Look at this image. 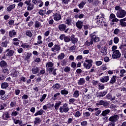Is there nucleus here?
Returning a JSON list of instances; mask_svg holds the SVG:
<instances>
[{
	"mask_svg": "<svg viewBox=\"0 0 126 126\" xmlns=\"http://www.w3.org/2000/svg\"><path fill=\"white\" fill-rule=\"evenodd\" d=\"M104 19L105 15L103 13H100V14L96 16L94 20L95 21V23L98 25V26L102 27L103 26L104 27H107V26H108L107 23L104 22L103 20Z\"/></svg>",
	"mask_w": 126,
	"mask_h": 126,
	"instance_id": "obj_1",
	"label": "nucleus"
},
{
	"mask_svg": "<svg viewBox=\"0 0 126 126\" xmlns=\"http://www.w3.org/2000/svg\"><path fill=\"white\" fill-rule=\"evenodd\" d=\"M115 10L117 11L116 15L118 18H124L126 17V11L122 9L120 5H116L115 7Z\"/></svg>",
	"mask_w": 126,
	"mask_h": 126,
	"instance_id": "obj_2",
	"label": "nucleus"
},
{
	"mask_svg": "<svg viewBox=\"0 0 126 126\" xmlns=\"http://www.w3.org/2000/svg\"><path fill=\"white\" fill-rule=\"evenodd\" d=\"M60 113H68L69 112V107H68V104L67 103H63V106L59 108Z\"/></svg>",
	"mask_w": 126,
	"mask_h": 126,
	"instance_id": "obj_3",
	"label": "nucleus"
},
{
	"mask_svg": "<svg viewBox=\"0 0 126 126\" xmlns=\"http://www.w3.org/2000/svg\"><path fill=\"white\" fill-rule=\"evenodd\" d=\"M92 63H93V60L87 59L85 60V62L83 63V66L86 69H90L92 67Z\"/></svg>",
	"mask_w": 126,
	"mask_h": 126,
	"instance_id": "obj_4",
	"label": "nucleus"
},
{
	"mask_svg": "<svg viewBox=\"0 0 126 126\" xmlns=\"http://www.w3.org/2000/svg\"><path fill=\"white\" fill-rule=\"evenodd\" d=\"M90 37L91 39V41L97 43L100 42V38L96 35V32H94L90 34Z\"/></svg>",
	"mask_w": 126,
	"mask_h": 126,
	"instance_id": "obj_5",
	"label": "nucleus"
},
{
	"mask_svg": "<svg viewBox=\"0 0 126 126\" xmlns=\"http://www.w3.org/2000/svg\"><path fill=\"white\" fill-rule=\"evenodd\" d=\"M58 29L59 31H64V33H68L69 28L66 29V25L64 24H61L58 26Z\"/></svg>",
	"mask_w": 126,
	"mask_h": 126,
	"instance_id": "obj_6",
	"label": "nucleus"
},
{
	"mask_svg": "<svg viewBox=\"0 0 126 126\" xmlns=\"http://www.w3.org/2000/svg\"><path fill=\"white\" fill-rule=\"evenodd\" d=\"M121 56H122V54L120 52V50H116L113 52L112 54V59H118L121 58Z\"/></svg>",
	"mask_w": 126,
	"mask_h": 126,
	"instance_id": "obj_7",
	"label": "nucleus"
},
{
	"mask_svg": "<svg viewBox=\"0 0 126 126\" xmlns=\"http://www.w3.org/2000/svg\"><path fill=\"white\" fill-rule=\"evenodd\" d=\"M109 105V103L105 100H100L96 103V106H103V107H107Z\"/></svg>",
	"mask_w": 126,
	"mask_h": 126,
	"instance_id": "obj_8",
	"label": "nucleus"
},
{
	"mask_svg": "<svg viewBox=\"0 0 126 126\" xmlns=\"http://www.w3.org/2000/svg\"><path fill=\"white\" fill-rule=\"evenodd\" d=\"M3 54H6L7 57H12L14 54V51L7 49L3 52Z\"/></svg>",
	"mask_w": 126,
	"mask_h": 126,
	"instance_id": "obj_9",
	"label": "nucleus"
},
{
	"mask_svg": "<svg viewBox=\"0 0 126 126\" xmlns=\"http://www.w3.org/2000/svg\"><path fill=\"white\" fill-rule=\"evenodd\" d=\"M118 119H119V115L116 114L111 116L108 119V121H109V122L111 123H116L118 121Z\"/></svg>",
	"mask_w": 126,
	"mask_h": 126,
	"instance_id": "obj_10",
	"label": "nucleus"
},
{
	"mask_svg": "<svg viewBox=\"0 0 126 126\" xmlns=\"http://www.w3.org/2000/svg\"><path fill=\"white\" fill-rule=\"evenodd\" d=\"M76 26L79 30H81L83 27V21L78 20L76 23Z\"/></svg>",
	"mask_w": 126,
	"mask_h": 126,
	"instance_id": "obj_11",
	"label": "nucleus"
},
{
	"mask_svg": "<svg viewBox=\"0 0 126 126\" xmlns=\"http://www.w3.org/2000/svg\"><path fill=\"white\" fill-rule=\"evenodd\" d=\"M9 44V39H6L4 41H2L0 44V46L1 48H6L7 47V45Z\"/></svg>",
	"mask_w": 126,
	"mask_h": 126,
	"instance_id": "obj_12",
	"label": "nucleus"
},
{
	"mask_svg": "<svg viewBox=\"0 0 126 126\" xmlns=\"http://www.w3.org/2000/svg\"><path fill=\"white\" fill-rule=\"evenodd\" d=\"M32 71L33 74H37V73H39V71H40V68L38 66H33Z\"/></svg>",
	"mask_w": 126,
	"mask_h": 126,
	"instance_id": "obj_13",
	"label": "nucleus"
},
{
	"mask_svg": "<svg viewBox=\"0 0 126 126\" xmlns=\"http://www.w3.org/2000/svg\"><path fill=\"white\" fill-rule=\"evenodd\" d=\"M52 52H59L61 51V45L59 44H55L54 47L51 48Z\"/></svg>",
	"mask_w": 126,
	"mask_h": 126,
	"instance_id": "obj_14",
	"label": "nucleus"
},
{
	"mask_svg": "<svg viewBox=\"0 0 126 126\" xmlns=\"http://www.w3.org/2000/svg\"><path fill=\"white\" fill-rule=\"evenodd\" d=\"M9 37L10 38H14L15 36H16L17 32H16V31L14 30H11L9 32Z\"/></svg>",
	"mask_w": 126,
	"mask_h": 126,
	"instance_id": "obj_15",
	"label": "nucleus"
},
{
	"mask_svg": "<svg viewBox=\"0 0 126 126\" xmlns=\"http://www.w3.org/2000/svg\"><path fill=\"white\" fill-rule=\"evenodd\" d=\"M8 66L7 63L4 60H2L0 62V67L1 68H6Z\"/></svg>",
	"mask_w": 126,
	"mask_h": 126,
	"instance_id": "obj_16",
	"label": "nucleus"
},
{
	"mask_svg": "<svg viewBox=\"0 0 126 126\" xmlns=\"http://www.w3.org/2000/svg\"><path fill=\"white\" fill-rule=\"evenodd\" d=\"M54 18L53 19L55 21H59L62 19V16L60 13H56L53 14Z\"/></svg>",
	"mask_w": 126,
	"mask_h": 126,
	"instance_id": "obj_17",
	"label": "nucleus"
},
{
	"mask_svg": "<svg viewBox=\"0 0 126 126\" xmlns=\"http://www.w3.org/2000/svg\"><path fill=\"white\" fill-rule=\"evenodd\" d=\"M1 118L2 120H4V121H6L8 119H9L10 116H9V113H8V111L5 112L2 115Z\"/></svg>",
	"mask_w": 126,
	"mask_h": 126,
	"instance_id": "obj_18",
	"label": "nucleus"
},
{
	"mask_svg": "<svg viewBox=\"0 0 126 126\" xmlns=\"http://www.w3.org/2000/svg\"><path fill=\"white\" fill-rule=\"evenodd\" d=\"M110 79V77L109 76H103L100 79V82H102V83H105V82H108V81Z\"/></svg>",
	"mask_w": 126,
	"mask_h": 126,
	"instance_id": "obj_19",
	"label": "nucleus"
},
{
	"mask_svg": "<svg viewBox=\"0 0 126 126\" xmlns=\"http://www.w3.org/2000/svg\"><path fill=\"white\" fill-rule=\"evenodd\" d=\"M85 79L84 78H81L79 80H78V85H84L85 84Z\"/></svg>",
	"mask_w": 126,
	"mask_h": 126,
	"instance_id": "obj_20",
	"label": "nucleus"
},
{
	"mask_svg": "<svg viewBox=\"0 0 126 126\" xmlns=\"http://www.w3.org/2000/svg\"><path fill=\"white\" fill-rule=\"evenodd\" d=\"M16 5L15 4L9 5L6 8L7 11H8V12H10L12 9L15 8Z\"/></svg>",
	"mask_w": 126,
	"mask_h": 126,
	"instance_id": "obj_21",
	"label": "nucleus"
},
{
	"mask_svg": "<svg viewBox=\"0 0 126 126\" xmlns=\"http://www.w3.org/2000/svg\"><path fill=\"white\" fill-rule=\"evenodd\" d=\"M117 78V76H113L112 78H111L110 81L108 83V84H114V83H116V79Z\"/></svg>",
	"mask_w": 126,
	"mask_h": 126,
	"instance_id": "obj_22",
	"label": "nucleus"
},
{
	"mask_svg": "<svg viewBox=\"0 0 126 126\" xmlns=\"http://www.w3.org/2000/svg\"><path fill=\"white\" fill-rule=\"evenodd\" d=\"M101 50L102 51H101V54H103L104 56H106L108 54V52H107V47L102 46L101 47Z\"/></svg>",
	"mask_w": 126,
	"mask_h": 126,
	"instance_id": "obj_23",
	"label": "nucleus"
},
{
	"mask_svg": "<svg viewBox=\"0 0 126 126\" xmlns=\"http://www.w3.org/2000/svg\"><path fill=\"white\" fill-rule=\"evenodd\" d=\"M44 114V110L42 109H40L39 110L37 111L35 114L34 116L35 117H37V116H42Z\"/></svg>",
	"mask_w": 126,
	"mask_h": 126,
	"instance_id": "obj_24",
	"label": "nucleus"
},
{
	"mask_svg": "<svg viewBox=\"0 0 126 126\" xmlns=\"http://www.w3.org/2000/svg\"><path fill=\"white\" fill-rule=\"evenodd\" d=\"M9 85L8 83L3 82L1 84V89H6Z\"/></svg>",
	"mask_w": 126,
	"mask_h": 126,
	"instance_id": "obj_25",
	"label": "nucleus"
},
{
	"mask_svg": "<svg viewBox=\"0 0 126 126\" xmlns=\"http://www.w3.org/2000/svg\"><path fill=\"white\" fill-rule=\"evenodd\" d=\"M111 113V110L109 109H105V110H103L102 112V113L101 114V116H107L108 114H110Z\"/></svg>",
	"mask_w": 126,
	"mask_h": 126,
	"instance_id": "obj_26",
	"label": "nucleus"
},
{
	"mask_svg": "<svg viewBox=\"0 0 126 126\" xmlns=\"http://www.w3.org/2000/svg\"><path fill=\"white\" fill-rule=\"evenodd\" d=\"M107 93H108V92H107V91H105L104 92H100L97 95V97H104V96H105V95H106Z\"/></svg>",
	"mask_w": 126,
	"mask_h": 126,
	"instance_id": "obj_27",
	"label": "nucleus"
},
{
	"mask_svg": "<svg viewBox=\"0 0 126 126\" xmlns=\"http://www.w3.org/2000/svg\"><path fill=\"white\" fill-rule=\"evenodd\" d=\"M12 41L14 42L13 43L14 46H18L19 45V40L17 38H14L12 39Z\"/></svg>",
	"mask_w": 126,
	"mask_h": 126,
	"instance_id": "obj_28",
	"label": "nucleus"
},
{
	"mask_svg": "<svg viewBox=\"0 0 126 126\" xmlns=\"http://www.w3.org/2000/svg\"><path fill=\"white\" fill-rule=\"evenodd\" d=\"M54 66V63L52 62H48L46 63V67L50 68Z\"/></svg>",
	"mask_w": 126,
	"mask_h": 126,
	"instance_id": "obj_29",
	"label": "nucleus"
},
{
	"mask_svg": "<svg viewBox=\"0 0 126 126\" xmlns=\"http://www.w3.org/2000/svg\"><path fill=\"white\" fill-rule=\"evenodd\" d=\"M61 105H62V104L61 101H59L58 102H56L54 105V108L55 110H59V108H60V106Z\"/></svg>",
	"mask_w": 126,
	"mask_h": 126,
	"instance_id": "obj_30",
	"label": "nucleus"
},
{
	"mask_svg": "<svg viewBox=\"0 0 126 126\" xmlns=\"http://www.w3.org/2000/svg\"><path fill=\"white\" fill-rule=\"evenodd\" d=\"M86 3V1H82L81 3H80V4H78L79 8H80V9H82V8L84 7V5H85Z\"/></svg>",
	"mask_w": 126,
	"mask_h": 126,
	"instance_id": "obj_31",
	"label": "nucleus"
},
{
	"mask_svg": "<svg viewBox=\"0 0 126 126\" xmlns=\"http://www.w3.org/2000/svg\"><path fill=\"white\" fill-rule=\"evenodd\" d=\"M61 84H59V83H56L55 85H53L52 86V88L53 89H60V88H61Z\"/></svg>",
	"mask_w": 126,
	"mask_h": 126,
	"instance_id": "obj_32",
	"label": "nucleus"
},
{
	"mask_svg": "<svg viewBox=\"0 0 126 126\" xmlns=\"http://www.w3.org/2000/svg\"><path fill=\"white\" fill-rule=\"evenodd\" d=\"M71 39V38H70V36L65 35V38L64 39V42H65V43H68V42H70Z\"/></svg>",
	"mask_w": 126,
	"mask_h": 126,
	"instance_id": "obj_33",
	"label": "nucleus"
},
{
	"mask_svg": "<svg viewBox=\"0 0 126 126\" xmlns=\"http://www.w3.org/2000/svg\"><path fill=\"white\" fill-rule=\"evenodd\" d=\"M64 57H65V55H64V53H61L58 56V60H63L64 59Z\"/></svg>",
	"mask_w": 126,
	"mask_h": 126,
	"instance_id": "obj_34",
	"label": "nucleus"
},
{
	"mask_svg": "<svg viewBox=\"0 0 126 126\" xmlns=\"http://www.w3.org/2000/svg\"><path fill=\"white\" fill-rule=\"evenodd\" d=\"M37 42L38 43V44H40V45H42V44H43V40H42V36L41 35H38L37 36Z\"/></svg>",
	"mask_w": 126,
	"mask_h": 126,
	"instance_id": "obj_35",
	"label": "nucleus"
},
{
	"mask_svg": "<svg viewBox=\"0 0 126 126\" xmlns=\"http://www.w3.org/2000/svg\"><path fill=\"white\" fill-rule=\"evenodd\" d=\"M61 95V94L60 93H57L55 94L53 96H52V99L53 101H56V100H58V96H60Z\"/></svg>",
	"mask_w": 126,
	"mask_h": 126,
	"instance_id": "obj_36",
	"label": "nucleus"
},
{
	"mask_svg": "<svg viewBox=\"0 0 126 126\" xmlns=\"http://www.w3.org/2000/svg\"><path fill=\"white\" fill-rule=\"evenodd\" d=\"M31 56H32V53L28 52L27 54V56L25 59V61H28V60H30V58H31Z\"/></svg>",
	"mask_w": 126,
	"mask_h": 126,
	"instance_id": "obj_37",
	"label": "nucleus"
},
{
	"mask_svg": "<svg viewBox=\"0 0 126 126\" xmlns=\"http://www.w3.org/2000/svg\"><path fill=\"white\" fill-rule=\"evenodd\" d=\"M94 42L92 40H91L90 42H89L88 40H87L85 43V45L87 47H89L91 45H93Z\"/></svg>",
	"mask_w": 126,
	"mask_h": 126,
	"instance_id": "obj_38",
	"label": "nucleus"
},
{
	"mask_svg": "<svg viewBox=\"0 0 126 126\" xmlns=\"http://www.w3.org/2000/svg\"><path fill=\"white\" fill-rule=\"evenodd\" d=\"M41 26V23L36 21L34 23V28H39Z\"/></svg>",
	"mask_w": 126,
	"mask_h": 126,
	"instance_id": "obj_39",
	"label": "nucleus"
},
{
	"mask_svg": "<svg viewBox=\"0 0 126 126\" xmlns=\"http://www.w3.org/2000/svg\"><path fill=\"white\" fill-rule=\"evenodd\" d=\"M26 34L30 38L33 36V33H32V32H31L30 31H26Z\"/></svg>",
	"mask_w": 126,
	"mask_h": 126,
	"instance_id": "obj_40",
	"label": "nucleus"
},
{
	"mask_svg": "<svg viewBox=\"0 0 126 126\" xmlns=\"http://www.w3.org/2000/svg\"><path fill=\"white\" fill-rule=\"evenodd\" d=\"M65 24H67V25H68V26H70V25H71V19L70 18H67L65 21Z\"/></svg>",
	"mask_w": 126,
	"mask_h": 126,
	"instance_id": "obj_41",
	"label": "nucleus"
},
{
	"mask_svg": "<svg viewBox=\"0 0 126 126\" xmlns=\"http://www.w3.org/2000/svg\"><path fill=\"white\" fill-rule=\"evenodd\" d=\"M66 89H64V90H62L61 91V93L62 95H67L68 94V92L65 90Z\"/></svg>",
	"mask_w": 126,
	"mask_h": 126,
	"instance_id": "obj_42",
	"label": "nucleus"
},
{
	"mask_svg": "<svg viewBox=\"0 0 126 126\" xmlns=\"http://www.w3.org/2000/svg\"><path fill=\"white\" fill-rule=\"evenodd\" d=\"M34 123V125H37V124H40V123H41L40 118H39V117L35 118Z\"/></svg>",
	"mask_w": 126,
	"mask_h": 126,
	"instance_id": "obj_43",
	"label": "nucleus"
},
{
	"mask_svg": "<svg viewBox=\"0 0 126 126\" xmlns=\"http://www.w3.org/2000/svg\"><path fill=\"white\" fill-rule=\"evenodd\" d=\"M19 74V72L18 71L15 70L12 73L13 77H17V76Z\"/></svg>",
	"mask_w": 126,
	"mask_h": 126,
	"instance_id": "obj_44",
	"label": "nucleus"
},
{
	"mask_svg": "<svg viewBox=\"0 0 126 126\" xmlns=\"http://www.w3.org/2000/svg\"><path fill=\"white\" fill-rule=\"evenodd\" d=\"M71 41L72 42V44H76L78 42V38L77 37L73 39L71 38Z\"/></svg>",
	"mask_w": 126,
	"mask_h": 126,
	"instance_id": "obj_45",
	"label": "nucleus"
},
{
	"mask_svg": "<svg viewBox=\"0 0 126 126\" xmlns=\"http://www.w3.org/2000/svg\"><path fill=\"white\" fill-rule=\"evenodd\" d=\"M81 114L82 113L80 112V111H77L74 114V117H75V118H79V117L81 116Z\"/></svg>",
	"mask_w": 126,
	"mask_h": 126,
	"instance_id": "obj_46",
	"label": "nucleus"
},
{
	"mask_svg": "<svg viewBox=\"0 0 126 126\" xmlns=\"http://www.w3.org/2000/svg\"><path fill=\"white\" fill-rule=\"evenodd\" d=\"M73 96H74V97L77 98V97H78V96H79V91L78 90L75 91L74 92Z\"/></svg>",
	"mask_w": 126,
	"mask_h": 126,
	"instance_id": "obj_47",
	"label": "nucleus"
},
{
	"mask_svg": "<svg viewBox=\"0 0 126 126\" xmlns=\"http://www.w3.org/2000/svg\"><path fill=\"white\" fill-rule=\"evenodd\" d=\"M2 73H3L4 74L5 73H7L8 72V68H3L1 70Z\"/></svg>",
	"mask_w": 126,
	"mask_h": 126,
	"instance_id": "obj_48",
	"label": "nucleus"
},
{
	"mask_svg": "<svg viewBox=\"0 0 126 126\" xmlns=\"http://www.w3.org/2000/svg\"><path fill=\"white\" fill-rule=\"evenodd\" d=\"M119 41H120L119 37L116 36L114 38L113 42L114 44H118V43H119Z\"/></svg>",
	"mask_w": 126,
	"mask_h": 126,
	"instance_id": "obj_49",
	"label": "nucleus"
},
{
	"mask_svg": "<svg viewBox=\"0 0 126 126\" xmlns=\"http://www.w3.org/2000/svg\"><path fill=\"white\" fill-rule=\"evenodd\" d=\"M18 114H19V113L16 111H13L11 113V116L12 117H16V116H18Z\"/></svg>",
	"mask_w": 126,
	"mask_h": 126,
	"instance_id": "obj_50",
	"label": "nucleus"
},
{
	"mask_svg": "<svg viewBox=\"0 0 126 126\" xmlns=\"http://www.w3.org/2000/svg\"><path fill=\"white\" fill-rule=\"evenodd\" d=\"M46 97H47V94H43L40 99V102H43L46 99Z\"/></svg>",
	"mask_w": 126,
	"mask_h": 126,
	"instance_id": "obj_51",
	"label": "nucleus"
},
{
	"mask_svg": "<svg viewBox=\"0 0 126 126\" xmlns=\"http://www.w3.org/2000/svg\"><path fill=\"white\" fill-rule=\"evenodd\" d=\"M49 20L48 21V23L49 24H50V25H53V24H54V20L53 19H52V17H50L49 18Z\"/></svg>",
	"mask_w": 126,
	"mask_h": 126,
	"instance_id": "obj_52",
	"label": "nucleus"
},
{
	"mask_svg": "<svg viewBox=\"0 0 126 126\" xmlns=\"http://www.w3.org/2000/svg\"><path fill=\"white\" fill-rule=\"evenodd\" d=\"M47 106H48V109H50V108H53V107H54V103L49 102L47 104Z\"/></svg>",
	"mask_w": 126,
	"mask_h": 126,
	"instance_id": "obj_53",
	"label": "nucleus"
},
{
	"mask_svg": "<svg viewBox=\"0 0 126 126\" xmlns=\"http://www.w3.org/2000/svg\"><path fill=\"white\" fill-rule=\"evenodd\" d=\"M121 30L120 29L117 28L115 29L113 32L114 34H115V35H118L119 34V32H120Z\"/></svg>",
	"mask_w": 126,
	"mask_h": 126,
	"instance_id": "obj_54",
	"label": "nucleus"
},
{
	"mask_svg": "<svg viewBox=\"0 0 126 126\" xmlns=\"http://www.w3.org/2000/svg\"><path fill=\"white\" fill-rule=\"evenodd\" d=\"M64 71L65 72H69V71H70V67L66 66L64 69Z\"/></svg>",
	"mask_w": 126,
	"mask_h": 126,
	"instance_id": "obj_55",
	"label": "nucleus"
},
{
	"mask_svg": "<svg viewBox=\"0 0 126 126\" xmlns=\"http://www.w3.org/2000/svg\"><path fill=\"white\" fill-rule=\"evenodd\" d=\"M21 47L24 49H25V48H29V45L27 44L26 43H25L24 44H22Z\"/></svg>",
	"mask_w": 126,
	"mask_h": 126,
	"instance_id": "obj_56",
	"label": "nucleus"
},
{
	"mask_svg": "<svg viewBox=\"0 0 126 126\" xmlns=\"http://www.w3.org/2000/svg\"><path fill=\"white\" fill-rule=\"evenodd\" d=\"M83 116L84 118H88V117H90V113L88 112L83 113Z\"/></svg>",
	"mask_w": 126,
	"mask_h": 126,
	"instance_id": "obj_57",
	"label": "nucleus"
},
{
	"mask_svg": "<svg viewBox=\"0 0 126 126\" xmlns=\"http://www.w3.org/2000/svg\"><path fill=\"white\" fill-rule=\"evenodd\" d=\"M81 72H82V70L80 68L77 69L76 71V74H77V75L80 74V73H81Z\"/></svg>",
	"mask_w": 126,
	"mask_h": 126,
	"instance_id": "obj_58",
	"label": "nucleus"
},
{
	"mask_svg": "<svg viewBox=\"0 0 126 126\" xmlns=\"http://www.w3.org/2000/svg\"><path fill=\"white\" fill-rule=\"evenodd\" d=\"M25 81H26V78L25 77L22 76L20 78V82H25Z\"/></svg>",
	"mask_w": 126,
	"mask_h": 126,
	"instance_id": "obj_59",
	"label": "nucleus"
},
{
	"mask_svg": "<svg viewBox=\"0 0 126 126\" xmlns=\"http://www.w3.org/2000/svg\"><path fill=\"white\" fill-rule=\"evenodd\" d=\"M75 48H76V46L75 44H74L73 46L69 48V51H73L75 50Z\"/></svg>",
	"mask_w": 126,
	"mask_h": 126,
	"instance_id": "obj_60",
	"label": "nucleus"
},
{
	"mask_svg": "<svg viewBox=\"0 0 126 126\" xmlns=\"http://www.w3.org/2000/svg\"><path fill=\"white\" fill-rule=\"evenodd\" d=\"M120 25L122 26V27H126V22H120Z\"/></svg>",
	"mask_w": 126,
	"mask_h": 126,
	"instance_id": "obj_61",
	"label": "nucleus"
},
{
	"mask_svg": "<svg viewBox=\"0 0 126 126\" xmlns=\"http://www.w3.org/2000/svg\"><path fill=\"white\" fill-rule=\"evenodd\" d=\"M65 34H61L59 38L60 39V40H64V38H65Z\"/></svg>",
	"mask_w": 126,
	"mask_h": 126,
	"instance_id": "obj_62",
	"label": "nucleus"
},
{
	"mask_svg": "<svg viewBox=\"0 0 126 126\" xmlns=\"http://www.w3.org/2000/svg\"><path fill=\"white\" fill-rule=\"evenodd\" d=\"M102 63H103V62H102L101 61L95 62V65H97V66H99L102 65Z\"/></svg>",
	"mask_w": 126,
	"mask_h": 126,
	"instance_id": "obj_63",
	"label": "nucleus"
},
{
	"mask_svg": "<svg viewBox=\"0 0 126 126\" xmlns=\"http://www.w3.org/2000/svg\"><path fill=\"white\" fill-rule=\"evenodd\" d=\"M88 123H87V121H83L81 123V126H87Z\"/></svg>",
	"mask_w": 126,
	"mask_h": 126,
	"instance_id": "obj_64",
	"label": "nucleus"
}]
</instances>
